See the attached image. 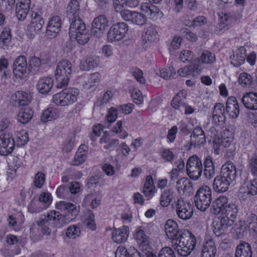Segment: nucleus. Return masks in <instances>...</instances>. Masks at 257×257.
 Returning <instances> with one entry per match:
<instances>
[{"mask_svg":"<svg viewBox=\"0 0 257 257\" xmlns=\"http://www.w3.org/2000/svg\"><path fill=\"white\" fill-rule=\"evenodd\" d=\"M56 208L65 212L63 215L56 210H51L41 216L37 224L42 226V232L49 235L51 228L55 226L61 227L75 219L79 209L74 204L66 201H60L56 204Z\"/></svg>","mask_w":257,"mask_h":257,"instance_id":"nucleus-1","label":"nucleus"},{"mask_svg":"<svg viewBox=\"0 0 257 257\" xmlns=\"http://www.w3.org/2000/svg\"><path fill=\"white\" fill-rule=\"evenodd\" d=\"M165 231L171 240L173 247L180 255L186 256L194 248L196 243L194 235L189 232L181 233L177 223L173 219H168L166 222Z\"/></svg>","mask_w":257,"mask_h":257,"instance_id":"nucleus-2","label":"nucleus"},{"mask_svg":"<svg viewBox=\"0 0 257 257\" xmlns=\"http://www.w3.org/2000/svg\"><path fill=\"white\" fill-rule=\"evenodd\" d=\"M75 71V67L70 61L66 59L60 61L55 73L57 88H62L67 86L69 79Z\"/></svg>","mask_w":257,"mask_h":257,"instance_id":"nucleus-3","label":"nucleus"},{"mask_svg":"<svg viewBox=\"0 0 257 257\" xmlns=\"http://www.w3.org/2000/svg\"><path fill=\"white\" fill-rule=\"evenodd\" d=\"M69 36L71 39H75L77 42L84 45L87 43L90 38V34L86 27L85 23L80 18L70 20Z\"/></svg>","mask_w":257,"mask_h":257,"instance_id":"nucleus-4","label":"nucleus"},{"mask_svg":"<svg viewBox=\"0 0 257 257\" xmlns=\"http://www.w3.org/2000/svg\"><path fill=\"white\" fill-rule=\"evenodd\" d=\"M79 93V90L75 88L64 89L53 95V101L57 105L68 106L76 101Z\"/></svg>","mask_w":257,"mask_h":257,"instance_id":"nucleus-5","label":"nucleus"},{"mask_svg":"<svg viewBox=\"0 0 257 257\" xmlns=\"http://www.w3.org/2000/svg\"><path fill=\"white\" fill-rule=\"evenodd\" d=\"M212 199L211 190L208 186L200 187L197 191L195 196V204L197 208L201 211H204L211 204Z\"/></svg>","mask_w":257,"mask_h":257,"instance_id":"nucleus-6","label":"nucleus"},{"mask_svg":"<svg viewBox=\"0 0 257 257\" xmlns=\"http://www.w3.org/2000/svg\"><path fill=\"white\" fill-rule=\"evenodd\" d=\"M177 216L183 220L190 219L193 214L194 206L192 203L182 198H180L172 205Z\"/></svg>","mask_w":257,"mask_h":257,"instance_id":"nucleus-7","label":"nucleus"},{"mask_svg":"<svg viewBox=\"0 0 257 257\" xmlns=\"http://www.w3.org/2000/svg\"><path fill=\"white\" fill-rule=\"evenodd\" d=\"M186 170L188 176L192 180H197L203 172V164L196 155H193L187 160Z\"/></svg>","mask_w":257,"mask_h":257,"instance_id":"nucleus-8","label":"nucleus"},{"mask_svg":"<svg viewBox=\"0 0 257 257\" xmlns=\"http://www.w3.org/2000/svg\"><path fill=\"white\" fill-rule=\"evenodd\" d=\"M128 31V25L124 22L113 25L107 33V41L109 42L118 41L123 39Z\"/></svg>","mask_w":257,"mask_h":257,"instance_id":"nucleus-9","label":"nucleus"},{"mask_svg":"<svg viewBox=\"0 0 257 257\" xmlns=\"http://www.w3.org/2000/svg\"><path fill=\"white\" fill-rule=\"evenodd\" d=\"M120 16L124 21L139 26L145 24L147 21V17L144 14L127 9L120 11Z\"/></svg>","mask_w":257,"mask_h":257,"instance_id":"nucleus-10","label":"nucleus"},{"mask_svg":"<svg viewBox=\"0 0 257 257\" xmlns=\"http://www.w3.org/2000/svg\"><path fill=\"white\" fill-rule=\"evenodd\" d=\"M108 26V20L104 15L96 17L92 23L91 35L100 37Z\"/></svg>","mask_w":257,"mask_h":257,"instance_id":"nucleus-11","label":"nucleus"},{"mask_svg":"<svg viewBox=\"0 0 257 257\" xmlns=\"http://www.w3.org/2000/svg\"><path fill=\"white\" fill-rule=\"evenodd\" d=\"M15 147L14 139L10 134H4L0 136V155L7 156L10 154Z\"/></svg>","mask_w":257,"mask_h":257,"instance_id":"nucleus-12","label":"nucleus"},{"mask_svg":"<svg viewBox=\"0 0 257 257\" xmlns=\"http://www.w3.org/2000/svg\"><path fill=\"white\" fill-rule=\"evenodd\" d=\"M62 21L59 16H54L49 20L46 32V36L52 39L55 37L61 30Z\"/></svg>","mask_w":257,"mask_h":257,"instance_id":"nucleus-13","label":"nucleus"},{"mask_svg":"<svg viewBox=\"0 0 257 257\" xmlns=\"http://www.w3.org/2000/svg\"><path fill=\"white\" fill-rule=\"evenodd\" d=\"M13 73L16 77L23 79L27 73V62L25 56L21 55L18 57L13 66Z\"/></svg>","mask_w":257,"mask_h":257,"instance_id":"nucleus-14","label":"nucleus"},{"mask_svg":"<svg viewBox=\"0 0 257 257\" xmlns=\"http://www.w3.org/2000/svg\"><path fill=\"white\" fill-rule=\"evenodd\" d=\"M232 225L231 220H228L227 217L220 216L212 222V228L214 233L217 236H220L223 234L226 229Z\"/></svg>","mask_w":257,"mask_h":257,"instance_id":"nucleus-15","label":"nucleus"},{"mask_svg":"<svg viewBox=\"0 0 257 257\" xmlns=\"http://www.w3.org/2000/svg\"><path fill=\"white\" fill-rule=\"evenodd\" d=\"M31 17L32 19L28 26V31L32 36H34L41 30L44 20L37 12H33Z\"/></svg>","mask_w":257,"mask_h":257,"instance_id":"nucleus-16","label":"nucleus"},{"mask_svg":"<svg viewBox=\"0 0 257 257\" xmlns=\"http://www.w3.org/2000/svg\"><path fill=\"white\" fill-rule=\"evenodd\" d=\"M51 63L49 57L46 55H41L40 57L32 56L29 60V66L31 71L36 72L41 68H44L46 66Z\"/></svg>","mask_w":257,"mask_h":257,"instance_id":"nucleus-17","label":"nucleus"},{"mask_svg":"<svg viewBox=\"0 0 257 257\" xmlns=\"http://www.w3.org/2000/svg\"><path fill=\"white\" fill-rule=\"evenodd\" d=\"M216 252L214 239L210 237H206L202 247L201 257H215Z\"/></svg>","mask_w":257,"mask_h":257,"instance_id":"nucleus-18","label":"nucleus"},{"mask_svg":"<svg viewBox=\"0 0 257 257\" xmlns=\"http://www.w3.org/2000/svg\"><path fill=\"white\" fill-rule=\"evenodd\" d=\"M225 111L231 118H236L239 114V107L236 98L234 96L228 97L226 102Z\"/></svg>","mask_w":257,"mask_h":257,"instance_id":"nucleus-19","label":"nucleus"},{"mask_svg":"<svg viewBox=\"0 0 257 257\" xmlns=\"http://www.w3.org/2000/svg\"><path fill=\"white\" fill-rule=\"evenodd\" d=\"M246 59V49L242 46L232 52L230 56V63L234 67H237L245 62Z\"/></svg>","mask_w":257,"mask_h":257,"instance_id":"nucleus-20","label":"nucleus"},{"mask_svg":"<svg viewBox=\"0 0 257 257\" xmlns=\"http://www.w3.org/2000/svg\"><path fill=\"white\" fill-rule=\"evenodd\" d=\"M220 175L231 183L236 178V170L234 164L230 161L223 165L221 168Z\"/></svg>","mask_w":257,"mask_h":257,"instance_id":"nucleus-21","label":"nucleus"},{"mask_svg":"<svg viewBox=\"0 0 257 257\" xmlns=\"http://www.w3.org/2000/svg\"><path fill=\"white\" fill-rule=\"evenodd\" d=\"M206 142L205 135L202 128L195 127L190 136L191 145L197 147L205 144Z\"/></svg>","mask_w":257,"mask_h":257,"instance_id":"nucleus-22","label":"nucleus"},{"mask_svg":"<svg viewBox=\"0 0 257 257\" xmlns=\"http://www.w3.org/2000/svg\"><path fill=\"white\" fill-rule=\"evenodd\" d=\"M129 235V228L123 225L119 228H115L111 233L112 240L117 243H121L125 241Z\"/></svg>","mask_w":257,"mask_h":257,"instance_id":"nucleus-23","label":"nucleus"},{"mask_svg":"<svg viewBox=\"0 0 257 257\" xmlns=\"http://www.w3.org/2000/svg\"><path fill=\"white\" fill-rule=\"evenodd\" d=\"M243 186L246 189L247 191H245L243 193L241 196L242 199L249 200L251 197L257 195V178L245 180Z\"/></svg>","mask_w":257,"mask_h":257,"instance_id":"nucleus-24","label":"nucleus"},{"mask_svg":"<svg viewBox=\"0 0 257 257\" xmlns=\"http://www.w3.org/2000/svg\"><path fill=\"white\" fill-rule=\"evenodd\" d=\"M241 102L245 108L250 110H257V92H249L245 93Z\"/></svg>","mask_w":257,"mask_h":257,"instance_id":"nucleus-25","label":"nucleus"},{"mask_svg":"<svg viewBox=\"0 0 257 257\" xmlns=\"http://www.w3.org/2000/svg\"><path fill=\"white\" fill-rule=\"evenodd\" d=\"M225 108L223 104L216 103L212 110V121L216 124L223 123L225 120Z\"/></svg>","mask_w":257,"mask_h":257,"instance_id":"nucleus-26","label":"nucleus"},{"mask_svg":"<svg viewBox=\"0 0 257 257\" xmlns=\"http://www.w3.org/2000/svg\"><path fill=\"white\" fill-rule=\"evenodd\" d=\"M12 100L19 105L28 106L31 102L32 96L30 93L23 91H18L11 97Z\"/></svg>","mask_w":257,"mask_h":257,"instance_id":"nucleus-27","label":"nucleus"},{"mask_svg":"<svg viewBox=\"0 0 257 257\" xmlns=\"http://www.w3.org/2000/svg\"><path fill=\"white\" fill-rule=\"evenodd\" d=\"M30 0H21L16 9V16L19 20H24L29 12Z\"/></svg>","mask_w":257,"mask_h":257,"instance_id":"nucleus-28","label":"nucleus"},{"mask_svg":"<svg viewBox=\"0 0 257 257\" xmlns=\"http://www.w3.org/2000/svg\"><path fill=\"white\" fill-rule=\"evenodd\" d=\"M203 176L207 179H212L215 175V167L212 157H205L203 164Z\"/></svg>","mask_w":257,"mask_h":257,"instance_id":"nucleus-29","label":"nucleus"},{"mask_svg":"<svg viewBox=\"0 0 257 257\" xmlns=\"http://www.w3.org/2000/svg\"><path fill=\"white\" fill-rule=\"evenodd\" d=\"M115 257H141L140 253L134 247L120 245L115 251Z\"/></svg>","mask_w":257,"mask_h":257,"instance_id":"nucleus-30","label":"nucleus"},{"mask_svg":"<svg viewBox=\"0 0 257 257\" xmlns=\"http://www.w3.org/2000/svg\"><path fill=\"white\" fill-rule=\"evenodd\" d=\"M53 85V80L49 77L40 78L37 84V88L39 92L43 94L48 93Z\"/></svg>","mask_w":257,"mask_h":257,"instance_id":"nucleus-31","label":"nucleus"},{"mask_svg":"<svg viewBox=\"0 0 257 257\" xmlns=\"http://www.w3.org/2000/svg\"><path fill=\"white\" fill-rule=\"evenodd\" d=\"M87 147L84 145H81L76 152L74 158L70 161V165L79 166L83 163L87 159Z\"/></svg>","mask_w":257,"mask_h":257,"instance_id":"nucleus-32","label":"nucleus"},{"mask_svg":"<svg viewBox=\"0 0 257 257\" xmlns=\"http://www.w3.org/2000/svg\"><path fill=\"white\" fill-rule=\"evenodd\" d=\"M231 183V182L220 175L214 179L213 189L217 192H224L228 190Z\"/></svg>","mask_w":257,"mask_h":257,"instance_id":"nucleus-33","label":"nucleus"},{"mask_svg":"<svg viewBox=\"0 0 257 257\" xmlns=\"http://www.w3.org/2000/svg\"><path fill=\"white\" fill-rule=\"evenodd\" d=\"M141 9L144 15L150 19H157L159 9L151 3H144L141 5Z\"/></svg>","mask_w":257,"mask_h":257,"instance_id":"nucleus-34","label":"nucleus"},{"mask_svg":"<svg viewBox=\"0 0 257 257\" xmlns=\"http://www.w3.org/2000/svg\"><path fill=\"white\" fill-rule=\"evenodd\" d=\"M187 92L184 90H180L173 98L171 101V106L175 109L181 110V108L185 105V102L186 99Z\"/></svg>","mask_w":257,"mask_h":257,"instance_id":"nucleus-35","label":"nucleus"},{"mask_svg":"<svg viewBox=\"0 0 257 257\" xmlns=\"http://www.w3.org/2000/svg\"><path fill=\"white\" fill-rule=\"evenodd\" d=\"M227 198L224 196H221L217 198L212 203L211 211L214 214H222L223 210L225 209L227 205Z\"/></svg>","mask_w":257,"mask_h":257,"instance_id":"nucleus-36","label":"nucleus"},{"mask_svg":"<svg viewBox=\"0 0 257 257\" xmlns=\"http://www.w3.org/2000/svg\"><path fill=\"white\" fill-rule=\"evenodd\" d=\"M251 245L246 242H241L236 248L235 257H252Z\"/></svg>","mask_w":257,"mask_h":257,"instance_id":"nucleus-37","label":"nucleus"},{"mask_svg":"<svg viewBox=\"0 0 257 257\" xmlns=\"http://www.w3.org/2000/svg\"><path fill=\"white\" fill-rule=\"evenodd\" d=\"M80 7L79 3L76 0H71L67 7V16L70 20L80 18L79 14Z\"/></svg>","mask_w":257,"mask_h":257,"instance_id":"nucleus-38","label":"nucleus"},{"mask_svg":"<svg viewBox=\"0 0 257 257\" xmlns=\"http://www.w3.org/2000/svg\"><path fill=\"white\" fill-rule=\"evenodd\" d=\"M33 111L28 106H23L19 111L17 119L22 123H28L32 118Z\"/></svg>","mask_w":257,"mask_h":257,"instance_id":"nucleus-39","label":"nucleus"},{"mask_svg":"<svg viewBox=\"0 0 257 257\" xmlns=\"http://www.w3.org/2000/svg\"><path fill=\"white\" fill-rule=\"evenodd\" d=\"M176 193L173 190L165 189L162 192L160 198V204L163 207L169 206L171 202L175 199Z\"/></svg>","mask_w":257,"mask_h":257,"instance_id":"nucleus-40","label":"nucleus"},{"mask_svg":"<svg viewBox=\"0 0 257 257\" xmlns=\"http://www.w3.org/2000/svg\"><path fill=\"white\" fill-rule=\"evenodd\" d=\"M158 32L157 27L153 25L147 26L144 30L142 36L143 39L146 42H154L158 40Z\"/></svg>","mask_w":257,"mask_h":257,"instance_id":"nucleus-41","label":"nucleus"},{"mask_svg":"<svg viewBox=\"0 0 257 257\" xmlns=\"http://www.w3.org/2000/svg\"><path fill=\"white\" fill-rule=\"evenodd\" d=\"M238 211L237 205L230 203L225 206V209L223 210L222 216L228 218V220H231L233 224L237 216Z\"/></svg>","mask_w":257,"mask_h":257,"instance_id":"nucleus-42","label":"nucleus"},{"mask_svg":"<svg viewBox=\"0 0 257 257\" xmlns=\"http://www.w3.org/2000/svg\"><path fill=\"white\" fill-rule=\"evenodd\" d=\"M114 9L116 12L122 11L121 9L125 6L135 8L139 5L138 0H113Z\"/></svg>","mask_w":257,"mask_h":257,"instance_id":"nucleus-43","label":"nucleus"},{"mask_svg":"<svg viewBox=\"0 0 257 257\" xmlns=\"http://www.w3.org/2000/svg\"><path fill=\"white\" fill-rule=\"evenodd\" d=\"M59 116L58 109L54 107H49L44 110L41 115V120L46 122L56 119Z\"/></svg>","mask_w":257,"mask_h":257,"instance_id":"nucleus-44","label":"nucleus"},{"mask_svg":"<svg viewBox=\"0 0 257 257\" xmlns=\"http://www.w3.org/2000/svg\"><path fill=\"white\" fill-rule=\"evenodd\" d=\"M192 182L188 178L182 177L176 182V187L179 193L186 191H190L192 188Z\"/></svg>","mask_w":257,"mask_h":257,"instance_id":"nucleus-45","label":"nucleus"},{"mask_svg":"<svg viewBox=\"0 0 257 257\" xmlns=\"http://www.w3.org/2000/svg\"><path fill=\"white\" fill-rule=\"evenodd\" d=\"M232 141V138L226 135V133H224L221 135L220 138L218 137L217 138H215L214 139L213 143L214 145H216V147L214 146V148H216V149H218L220 146H222L224 147H229Z\"/></svg>","mask_w":257,"mask_h":257,"instance_id":"nucleus-46","label":"nucleus"},{"mask_svg":"<svg viewBox=\"0 0 257 257\" xmlns=\"http://www.w3.org/2000/svg\"><path fill=\"white\" fill-rule=\"evenodd\" d=\"M197 60L199 63L211 64L215 61V56L209 51L203 50Z\"/></svg>","mask_w":257,"mask_h":257,"instance_id":"nucleus-47","label":"nucleus"},{"mask_svg":"<svg viewBox=\"0 0 257 257\" xmlns=\"http://www.w3.org/2000/svg\"><path fill=\"white\" fill-rule=\"evenodd\" d=\"M199 65L194 64V65H189L183 68L179 69L177 73L182 77H189L194 75V73L196 70L197 72L200 71L199 70Z\"/></svg>","mask_w":257,"mask_h":257,"instance_id":"nucleus-48","label":"nucleus"},{"mask_svg":"<svg viewBox=\"0 0 257 257\" xmlns=\"http://www.w3.org/2000/svg\"><path fill=\"white\" fill-rule=\"evenodd\" d=\"M135 238L139 244L144 245V246H148V236L145 233L144 230L142 227L138 228L136 231Z\"/></svg>","mask_w":257,"mask_h":257,"instance_id":"nucleus-49","label":"nucleus"},{"mask_svg":"<svg viewBox=\"0 0 257 257\" xmlns=\"http://www.w3.org/2000/svg\"><path fill=\"white\" fill-rule=\"evenodd\" d=\"M246 225L250 233L257 235V216L254 214H250L246 220Z\"/></svg>","mask_w":257,"mask_h":257,"instance_id":"nucleus-50","label":"nucleus"},{"mask_svg":"<svg viewBox=\"0 0 257 257\" xmlns=\"http://www.w3.org/2000/svg\"><path fill=\"white\" fill-rule=\"evenodd\" d=\"M46 208V206L45 205L43 206L39 200H32L28 206V210L30 213H37L41 212Z\"/></svg>","mask_w":257,"mask_h":257,"instance_id":"nucleus-51","label":"nucleus"},{"mask_svg":"<svg viewBox=\"0 0 257 257\" xmlns=\"http://www.w3.org/2000/svg\"><path fill=\"white\" fill-rule=\"evenodd\" d=\"M99 63V57L96 56L89 57L84 61V65H86V66L83 69L84 70H89L98 66Z\"/></svg>","mask_w":257,"mask_h":257,"instance_id":"nucleus-52","label":"nucleus"},{"mask_svg":"<svg viewBox=\"0 0 257 257\" xmlns=\"http://www.w3.org/2000/svg\"><path fill=\"white\" fill-rule=\"evenodd\" d=\"M81 233L80 227L76 225H71L66 229V235L69 238L75 239Z\"/></svg>","mask_w":257,"mask_h":257,"instance_id":"nucleus-53","label":"nucleus"},{"mask_svg":"<svg viewBox=\"0 0 257 257\" xmlns=\"http://www.w3.org/2000/svg\"><path fill=\"white\" fill-rule=\"evenodd\" d=\"M46 180V176L42 172L37 173L34 178V186L37 188H41L44 185Z\"/></svg>","mask_w":257,"mask_h":257,"instance_id":"nucleus-54","label":"nucleus"},{"mask_svg":"<svg viewBox=\"0 0 257 257\" xmlns=\"http://www.w3.org/2000/svg\"><path fill=\"white\" fill-rule=\"evenodd\" d=\"M11 41V34L9 28H5L0 36V45L2 43L1 46H7Z\"/></svg>","mask_w":257,"mask_h":257,"instance_id":"nucleus-55","label":"nucleus"},{"mask_svg":"<svg viewBox=\"0 0 257 257\" xmlns=\"http://www.w3.org/2000/svg\"><path fill=\"white\" fill-rule=\"evenodd\" d=\"M238 82L243 87L249 86L252 83V77L247 73H241L239 75Z\"/></svg>","mask_w":257,"mask_h":257,"instance_id":"nucleus-56","label":"nucleus"},{"mask_svg":"<svg viewBox=\"0 0 257 257\" xmlns=\"http://www.w3.org/2000/svg\"><path fill=\"white\" fill-rule=\"evenodd\" d=\"M176 74V70L174 67L170 66L168 68H163L160 70V75L165 79H170Z\"/></svg>","mask_w":257,"mask_h":257,"instance_id":"nucleus-57","label":"nucleus"},{"mask_svg":"<svg viewBox=\"0 0 257 257\" xmlns=\"http://www.w3.org/2000/svg\"><path fill=\"white\" fill-rule=\"evenodd\" d=\"M248 165L251 172L257 175V150H256L248 161Z\"/></svg>","mask_w":257,"mask_h":257,"instance_id":"nucleus-58","label":"nucleus"},{"mask_svg":"<svg viewBox=\"0 0 257 257\" xmlns=\"http://www.w3.org/2000/svg\"><path fill=\"white\" fill-rule=\"evenodd\" d=\"M15 0H0V9L2 11H10L15 6Z\"/></svg>","mask_w":257,"mask_h":257,"instance_id":"nucleus-59","label":"nucleus"},{"mask_svg":"<svg viewBox=\"0 0 257 257\" xmlns=\"http://www.w3.org/2000/svg\"><path fill=\"white\" fill-rule=\"evenodd\" d=\"M6 242L8 245L18 246L21 243V237L13 234H9L6 237Z\"/></svg>","mask_w":257,"mask_h":257,"instance_id":"nucleus-60","label":"nucleus"},{"mask_svg":"<svg viewBox=\"0 0 257 257\" xmlns=\"http://www.w3.org/2000/svg\"><path fill=\"white\" fill-rule=\"evenodd\" d=\"M85 224L88 228L92 230H94L96 228L94 214L91 211L89 212L85 220Z\"/></svg>","mask_w":257,"mask_h":257,"instance_id":"nucleus-61","label":"nucleus"},{"mask_svg":"<svg viewBox=\"0 0 257 257\" xmlns=\"http://www.w3.org/2000/svg\"><path fill=\"white\" fill-rule=\"evenodd\" d=\"M29 141L28 134L26 131H22L18 134L17 138L18 145L24 146Z\"/></svg>","mask_w":257,"mask_h":257,"instance_id":"nucleus-62","label":"nucleus"},{"mask_svg":"<svg viewBox=\"0 0 257 257\" xmlns=\"http://www.w3.org/2000/svg\"><path fill=\"white\" fill-rule=\"evenodd\" d=\"M161 158L165 161L171 162L175 158L174 154L169 149H164L161 152Z\"/></svg>","mask_w":257,"mask_h":257,"instance_id":"nucleus-63","label":"nucleus"},{"mask_svg":"<svg viewBox=\"0 0 257 257\" xmlns=\"http://www.w3.org/2000/svg\"><path fill=\"white\" fill-rule=\"evenodd\" d=\"M159 257H176V255L172 248L165 247L160 250Z\"/></svg>","mask_w":257,"mask_h":257,"instance_id":"nucleus-64","label":"nucleus"}]
</instances>
